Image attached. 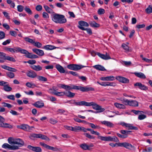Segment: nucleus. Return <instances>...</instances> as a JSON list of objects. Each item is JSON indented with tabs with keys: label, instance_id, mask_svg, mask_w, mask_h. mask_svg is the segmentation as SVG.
<instances>
[{
	"label": "nucleus",
	"instance_id": "39448f33",
	"mask_svg": "<svg viewBox=\"0 0 152 152\" xmlns=\"http://www.w3.org/2000/svg\"><path fill=\"white\" fill-rule=\"evenodd\" d=\"M118 146L123 147L127 149L130 150L134 149L135 148L134 146L132 145L130 143L126 142L122 143L118 142Z\"/></svg>",
	"mask_w": 152,
	"mask_h": 152
},
{
	"label": "nucleus",
	"instance_id": "72a5a7b5",
	"mask_svg": "<svg viewBox=\"0 0 152 152\" xmlns=\"http://www.w3.org/2000/svg\"><path fill=\"white\" fill-rule=\"evenodd\" d=\"M72 89L80 90L81 91H82V87L80 86H76L72 85Z\"/></svg>",
	"mask_w": 152,
	"mask_h": 152
},
{
	"label": "nucleus",
	"instance_id": "2f4dec72",
	"mask_svg": "<svg viewBox=\"0 0 152 152\" xmlns=\"http://www.w3.org/2000/svg\"><path fill=\"white\" fill-rule=\"evenodd\" d=\"M65 95L68 97L72 98L75 96V94L71 92L70 91H68L67 92H65Z\"/></svg>",
	"mask_w": 152,
	"mask_h": 152
},
{
	"label": "nucleus",
	"instance_id": "4be33fe9",
	"mask_svg": "<svg viewBox=\"0 0 152 152\" xmlns=\"http://www.w3.org/2000/svg\"><path fill=\"white\" fill-rule=\"evenodd\" d=\"M0 127L10 129H12L13 128L12 125L7 123H4V122H3L1 124H0Z\"/></svg>",
	"mask_w": 152,
	"mask_h": 152
},
{
	"label": "nucleus",
	"instance_id": "69168bd1",
	"mask_svg": "<svg viewBox=\"0 0 152 152\" xmlns=\"http://www.w3.org/2000/svg\"><path fill=\"white\" fill-rule=\"evenodd\" d=\"M59 48L56 47L54 46H53L52 45H48V50H52L53 49H55L57 48Z\"/></svg>",
	"mask_w": 152,
	"mask_h": 152
},
{
	"label": "nucleus",
	"instance_id": "a211bd4d",
	"mask_svg": "<svg viewBox=\"0 0 152 152\" xmlns=\"http://www.w3.org/2000/svg\"><path fill=\"white\" fill-rule=\"evenodd\" d=\"M27 75L30 77L34 78L37 76V74L34 71H29L26 73Z\"/></svg>",
	"mask_w": 152,
	"mask_h": 152
},
{
	"label": "nucleus",
	"instance_id": "f257e3e1",
	"mask_svg": "<svg viewBox=\"0 0 152 152\" xmlns=\"http://www.w3.org/2000/svg\"><path fill=\"white\" fill-rule=\"evenodd\" d=\"M76 106H92L94 109L96 110H98V111L96 112V113L102 112L105 110V109L102 108L101 106L97 104L94 102H87L84 101L77 102Z\"/></svg>",
	"mask_w": 152,
	"mask_h": 152
},
{
	"label": "nucleus",
	"instance_id": "e433bc0d",
	"mask_svg": "<svg viewBox=\"0 0 152 152\" xmlns=\"http://www.w3.org/2000/svg\"><path fill=\"white\" fill-rule=\"evenodd\" d=\"M37 79L40 81H46L47 80V78L45 77L40 76H37Z\"/></svg>",
	"mask_w": 152,
	"mask_h": 152
},
{
	"label": "nucleus",
	"instance_id": "b1692460",
	"mask_svg": "<svg viewBox=\"0 0 152 152\" xmlns=\"http://www.w3.org/2000/svg\"><path fill=\"white\" fill-rule=\"evenodd\" d=\"M93 67L97 70L100 71H105L106 70L104 67L100 65H95L93 66Z\"/></svg>",
	"mask_w": 152,
	"mask_h": 152
},
{
	"label": "nucleus",
	"instance_id": "09e8293b",
	"mask_svg": "<svg viewBox=\"0 0 152 152\" xmlns=\"http://www.w3.org/2000/svg\"><path fill=\"white\" fill-rule=\"evenodd\" d=\"M26 86L28 87L32 88L36 86L34 84H32L29 82L27 83L26 84Z\"/></svg>",
	"mask_w": 152,
	"mask_h": 152
},
{
	"label": "nucleus",
	"instance_id": "0e129e2a",
	"mask_svg": "<svg viewBox=\"0 0 152 152\" xmlns=\"http://www.w3.org/2000/svg\"><path fill=\"white\" fill-rule=\"evenodd\" d=\"M2 104H3V106L5 107H7L8 108H10L12 107V105L10 104L3 102Z\"/></svg>",
	"mask_w": 152,
	"mask_h": 152
},
{
	"label": "nucleus",
	"instance_id": "ea45409f",
	"mask_svg": "<svg viewBox=\"0 0 152 152\" xmlns=\"http://www.w3.org/2000/svg\"><path fill=\"white\" fill-rule=\"evenodd\" d=\"M9 85H7V86H5V87H3V89L6 91L9 92L12 91V88L9 86Z\"/></svg>",
	"mask_w": 152,
	"mask_h": 152
},
{
	"label": "nucleus",
	"instance_id": "7c9ffc66",
	"mask_svg": "<svg viewBox=\"0 0 152 152\" xmlns=\"http://www.w3.org/2000/svg\"><path fill=\"white\" fill-rule=\"evenodd\" d=\"M89 23L91 26L93 27L96 28L99 27L100 26V25L94 21H91Z\"/></svg>",
	"mask_w": 152,
	"mask_h": 152
},
{
	"label": "nucleus",
	"instance_id": "f704fd0d",
	"mask_svg": "<svg viewBox=\"0 0 152 152\" xmlns=\"http://www.w3.org/2000/svg\"><path fill=\"white\" fill-rule=\"evenodd\" d=\"M145 12L147 14L152 13V5H149L145 10Z\"/></svg>",
	"mask_w": 152,
	"mask_h": 152
},
{
	"label": "nucleus",
	"instance_id": "bb28decb",
	"mask_svg": "<svg viewBox=\"0 0 152 152\" xmlns=\"http://www.w3.org/2000/svg\"><path fill=\"white\" fill-rule=\"evenodd\" d=\"M52 94L58 96H63L65 95V92H58L55 91V92H52Z\"/></svg>",
	"mask_w": 152,
	"mask_h": 152
},
{
	"label": "nucleus",
	"instance_id": "338daca9",
	"mask_svg": "<svg viewBox=\"0 0 152 152\" xmlns=\"http://www.w3.org/2000/svg\"><path fill=\"white\" fill-rule=\"evenodd\" d=\"M34 45L38 48H40L42 46V44L38 42H34Z\"/></svg>",
	"mask_w": 152,
	"mask_h": 152
},
{
	"label": "nucleus",
	"instance_id": "3c124183",
	"mask_svg": "<svg viewBox=\"0 0 152 152\" xmlns=\"http://www.w3.org/2000/svg\"><path fill=\"white\" fill-rule=\"evenodd\" d=\"M11 145H9L8 143H4L2 146V147L3 148L5 149L8 148L10 150Z\"/></svg>",
	"mask_w": 152,
	"mask_h": 152
},
{
	"label": "nucleus",
	"instance_id": "5fc2aeb1",
	"mask_svg": "<svg viewBox=\"0 0 152 152\" xmlns=\"http://www.w3.org/2000/svg\"><path fill=\"white\" fill-rule=\"evenodd\" d=\"M98 13L99 15L104 14L105 13V10L103 9H99L97 12Z\"/></svg>",
	"mask_w": 152,
	"mask_h": 152
},
{
	"label": "nucleus",
	"instance_id": "20e7f679",
	"mask_svg": "<svg viewBox=\"0 0 152 152\" xmlns=\"http://www.w3.org/2000/svg\"><path fill=\"white\" fill-rule=\"evenodd\" d=\"M85 67L86 66L76 64H69L67 66L69 69L74 71H77Z\"/></svg>",
	"mask_w": 152,
	"mask_h": 152
},
{
	"label": "nucleus",
	"instance_id": "1a4fd4ad",
	"mask_svg": "<svg viewBox=\"0 0 152 152\" xmlns=\"http://www.w3.org/2000/svg\"><path fill=\"white\" fill-rule=\"evenodd\" d=\"M116 79L119 82L124 83H127L129 82V80L128 79L121 76L116 77Z\"/></svg>",
	"mask_w": 152,
	"mask_h": 152
},
{
	"label": "nucleus",
	"instance_id": "bf43d9fd",
	"mask_svg": "<svg viewBox=\"0 0 152 152\" xmlns=\"http://www.w3.org/2000/svg\"><path fill=\"white\" fill-rule=\"evenodd\" d=\"M7 85H9V83L7 82L3 81H0V86H3L4 87L5 86H7Z\"/></svg>",
	"mask_w": 152,
	"mask_h": 152
},
{
	"label": "nucleus",
	"instance_id": "4d7b16f0",
	"mask_svg": "<svg viewBox=\"0 0 152 152\" xmlns=\"http://www.w3.org/2000/svg\"><path fill=\"white\" fill-rule=\"evenodd\" d=\"M84 135L90 139H94L95 137L87 133L84 134Z\"/></svg>",
	"mask_w": 152,
	"mask_h": 152
},
{
	"label": "nucleus",
	"instance_id": "603ef678",
	"mask_svg": "<svg viewBox=\"0 0 152 152\" xmlns=\"http://www.w3.org/2000/svg\"><path fill=\"white\" fill-rule=\"evenodd\" d=\"M152 148L151 147H149L147 148L143 149L142 152H152Z\"/></svg>",
	"mask_w": 152,
	"mask_h": 152
},
{
	"label": "nucleus",
	"instance_id": "864d4df0",
	"mask_svg": "<svg viewBox=\"0 0 152 152\" xmlns=\"http://www.w3.org/2000/svg\"><path fill=\"white\" fill-rule=\"evenodd\" d=\"M131 111L136 115L138 114H141L142 113H144L143 111H142L136 110H132Z\"/></svg>",
	"mask_w": 152,
	"mask_h": 152
},
{
	"label": "nucleus",
	"instance_id": "c03bdc74",
	"mask_svg": "<svg viewBox=\"0 0 152 152\" xmlns=\"http://www.w3.org/2000/svg\"><path fill=\"white\" fill-rule=\"evenodd\" d=\"M48 149L51 150L53 151H59V149L56 147H54L48 145Z\"/></svg>",
	"mask_w": 152,
	"mask_h": 152
},
{
	"label": "nucleus",
	"instance_id": "6ab92c4d",
	"mask_svg": "<svg viewBox=\"0 0 152 152\" xmlns=\"http://www.w3.org/2000/svg\"><path fill=\"white\" fill-rule=\"evenodd\" d=\"M22 129L27 131H30L33 128V126H30L28 125L24 124L22 125Z\"/></svg>",
	"mask_w": 152,
	"mask_h": 152
},
{
	"label": "nucleus",
	"instance_id": "4468645a",
	"mask_svg": "<svg viewBox=\"0 0 152 152\" xmlns=\"http://www.w3.org/2000/svg\"><path fill=\"white\" fill-rule=\"evenodd\" d=\"M4 49L6 51L10 52L12 53H18V47H15L14 48L7 47L5 48Z\"/></svg>",
	"mask_w": 152,
	"mask_h": 152
},
{
	"label": "nucleus",
	"instance_id": "a878e982",
	"mask_svg": "<svg viewBox=\"0 0 152 152\" xmlns=\"http://www.w3.org/2000/svg\"><path fill=\"white\" fill-rule=\"evenodd\" d=\"M31 67L32 69L37 71H39L42 69V67L39 65L37 66L32 65L31 66Z\"/></svg>",
	"mask_w": 152,
	"mask_h": 152
},
{
	"label": "nucleus",
	"instance_id": "412c9836",
	"mask_svg": "<svg viewBox=\"0 0 152 152\" xmlns=\"http://www.w3.org/2000/svg\"><path fill=\"white\" fill-rule=\"evenodd\" d=\"M101 123L102 124L110 127H112L114 126L113 124L110 121H101Z\"/></svg>",
	"mask_w": 152,
	"mask_h": 152
},
{
	"label": "nucleus",
	"instance_id": "9d476101",
	"mask_svg": "<svg viewBox=\"0 0 152 152\" xmlns=\"http://www.w3.org/2000/svg\"><path fill=\"white\" fill-rule=\"evenodd\" d=\"M27 148L33 151L36 152H41L42 151L41 148L39 147H33L29 145L28 146Z\"/></svg>",
	"mask_w": 152,
	"mask_h": 152
},
{
	"label": "nucleus",
	"instance_id": "aec40b11",
	"mask_svg": "<svg viewBox=\"0 0 152 152\" xmlns=\"http://www.w3.org/2000/svg\"><path fill=\"white\" fill-rule=\"evenodd\" d=\"M57 70L61 73H64L65 72L63 67L59 64H57L56 66Z\"/></svg>",
	"mask_w": 152,
	"mask_h": 152
},
{
	"label": "nucleus",
	"instance_id": "423d86ee",
	"mask_svg": "<svg viewBox=\"0 0 152 152\" xmlns=\"http://www.w3.org/2000/svg\"><path fill=\"white\" fill-rule=\"evenodd\" d=\"M47 137L44 135L42 134H35L33 133L31 134L29 136V138L31 139H33L34 138H39L42 139H45Z\"/></svg>",
	"mask_w": 152,
	"mask_h": 152
},
{
	"label": "nucleus",
	"instance_id": "5701e85b",
	"mask_svg": "<svg viewBox=\"0 0 152 152\" xmlns=\"http://www.w3.org/2000/svg\"><path fill=\"white\" fill-rule=\"evenodd\" d=\"M134 74L136 76L140 78L141 79H145L146 78V76L145 75L141 72H135Z\"/></svg>",
	"mask_w": 152,
	"mask_h": 152
},
{
	"label": "nucleus",
	"instance_id": "4c0bfd02",
	"mask_svg": "<svg viewBox=\"0 0 152 152\" xmlns=\"http://www.w3.org/2000/svg\"><path fill=\"white\" fill-rule=\"evenodd\" d=\"M4 57V60H7L12 62H15L16 61L15 59L13 57L10 56H5Z\"/></svg>",
	"mask_w": 152,
	"mask_h": 152
},
{
	"label": "nucleus",
	"instance_id": "f8f14e48",
	"mask_svg": "<svg viewBox=\"0 0 152 152\" xmlns=\"http://www.w3.org/2000/svg\"><path fill=\"white\" fill-rule=\"evenodd\" d=\"M97 55L101 58L104 60H108L111 59V58L107 53L105 55L101 54L99 53H97Z\"/></svg>",
	"mask_w": 152,
	"mask_h": 152
},
{
	"label": "nucleus",
	"instance_id": "de8ad7c7",
	"mask_svg": "<svg viewBox=\"0 0 152 152\" xmlns=\"http://www.w3.org/2000/svg\"><path fill=\"white\" fill-rule=\"evenodd\" d=\"M15 139H14L12 137H10L8 139V142L10 144H15Z\"/></svg>",
	"mask_w": 152,
	"mask_h": 152
},
{
	"label": "nucleus",
	"instance_id": "e2e57ef3",
	"mask_svg": "<svg viewBox=\"0 0 152 152\" xmlns=\"http://www.w3.org/2000/svg\"><path fill=\"white\" fill-rule=\"evenodd\" d=\"M7 99L14 100H15V96L13 95H9L7 96Z\"/></svg>",
	"mask_w": 152,
	"mask_h": 152
},
{
	"label": "nucleus",
	"instance_id": "cd10ccee",
	"mask_svg": "<svg viewBox=\"0 0 152 152\" xmlns=\"http://www.w3.org/2000/svg\"><path fill=\"white\" fill-rule=\"evenodd\" d=\"M114 105L116 107L121 109H125L126 108L125 106L123 104L116 102L114 103Z\"/></svg>",
	"mask_w": 152,
	"mask_h": 152
},
{
	"label": "nucleus",
	"instance_id": "6e6552de",
	"mask_svg": "<svg viewBox=\"0 0 152 152\" xmlns=\"http://www.w3.org/2000/svg\"><path fill=\"white\" fill-rule=\"evenodd\" d=\"M134 86L143 90H146L148 89L147 86L142 84L140 82H137L134 84Z\"/></svg>",
	"mask_w": 152,
	"mask_h": 152
},
{
	"label": "nucleus",
	"instance_id": "c9c22d12",
	"mask_svg": "<svg viewBox=\"0 0 152 152\" xmlns=\"http://www.w3.org/2000/svg\"><path fill=\"white\" fill-rule=\"evenodd\" d=\"M80 146L82 149L84 150H88V145L85 143L81 144L80 145Z\"/></svg>",
	"mask_w": 152,
	"mask_h": 152
},
{
	"label": "nucleus",
	"instance_id": "a18cd8bd",
	"mask_svg": "<svg viewBox=\"0 0 152 152\" xmlns=\"http://www.w3.org/2000/svg\"><path fill=\"white\" fill-rule=\"evenodd\" d=\"M109 141H113L116 142L118 141V138L114 136L112 137L111 136H109Z\"/></svg>",
	"mask_w": 152,
	"mask_h": 152
},
{
	"label": "nucleus",
	"instance_id": "f03ea898",
	"mask_svg": "<svg viewBox=\"0 0 152 152\" xmlns=\"http://www.w3.org/2000/svg\"><path fill=\"white\" fill-rule=\"evenodd\" d=\"M51 18L52 20L57 23H64L67 21L64 15L58 14L54 13L51 15Z\"/></svg>",
	"mask_w": 152,
	"mask_h": 152
},
{
	"label": "nucleus",
	"instance_id": "ddd939ff",
	"mask_svg": "<svg viewBox=\"0 0 152 152\" xmlns=\"http://www.w3.org/2000/svg\"><path fill=\"white\" fill-rule=\"evenodd\" d=\"M58 86L59 87H61L66 90H72V85L69 86L63 84H59L58 85Z\"/></svg>",
	"mask_w": 152,
	"mask_h": 152
},
{
	"label": "nucleus",
	"instance_id": "a19ab883",
	"mask_svg": "<svg viewBox=\"0 0 152 152\" xmlns=\"http://www.w3.org/2000/svg\"><path fill=\"white\" fill-rule=\"evenodd\" d=\"M25 41L31 44H33L34 42V41L33 39H31L28 37H25L24 38Z\"/></svg>",
	"mask_w": 152,
	"mask_h": 152
},
{
	"label": "nucleus",
	"instance_id": "052dcab7",
	"mask_svg": "<svg viewBox=\"0 0 152 152\" xmlns=\"http://www.w3.org/2000/svg\"><path fill=\"white\" fill-rule=\"evenodd\" d=\"M5 37V34L2 31H0V39H2L4 38Z\"/></svg>",
	"mask_w": 152,
	"mask_h": 152
},
{
	"label": "nucleus",
	"instance_id": "0eeeda50",
	"mask_svg": "<svg viewBox=\"0 0 152 152\" xmlns=\"http://www.w3.org/2000/svg\"><path fill=\"white\" fill-rule=\"evenodd\" d=\"M79 24L78 27L80 29L83 30H85V28L83 26L88 27L89 26L88 24L86 22L83 21H80L78 22Z\"/></svg>",
	"mask_w": 152,
	"mask_h": 152
},
{
	"label": "nucleus",
	"instance_id": "393cba45",
	"mask_svg": "<svg viewBox=\"0 0 152 152\" xmlns=\"http://www.w3.org/2000/svg\"><path fill=\"white\" fill-rule=\"evenodd\" d=\"M94 88L92 87L86 86L85 87H82V91L87 92L89 91H94Z\"/></svg>",
	"mask_w": 152,
	"mask_h": 152
},
{
	"label": "nucleus",
	"instance_id": "c85d7f7f",
	"mask_svg": "<svg viewBox=\"0 0 152 152\" xmlns=\"http://www.w3.org/2000/svg\"><path fill=\"white\" fill-rule=\"evenodd\" d=\"M129 105L133 107H137L138 106V102L135 100H131Z\"/></svg>",
	"mask_w": 152,
	"mask_h": 152
},
{
	"label": "nucleus",
	"instance_id": "680f3d73",
	"mask_svg": "<svg viewBox=\"0 0 152 152\" xmlns=\"http://www.w3.org/2000/svg\"><path fill=\"white\" fill-rule=\"evenodd\" d=\"M146 116L144 115H140L138 117V119L140 120H142L146 118Z\"/></svg>",
	"mask_w": 152,
	"mask_h": 152
},
{
	"label": "nucleus",
	"instance_id": "473e14b6",
	"mask_svg": "<svg viewBox=\"0 0 152 152\" xmlns=\"http://www.w3.org/2000/svg\"><path fill=\"white\" fill-rule=\"evenodd\" d=\"M98 138L101 140L102 141H109V136L108 137H104L102 136H100V135L98 136Z\"/></svg>",
	"mask_w": 152,
	"mask_h": 152
},
{
	"label": "nucleus",
	"instance_id": "f3484780",
	"mask_svg": "<svg viewBox=\"0 0 152 152\" xmlns=\"http://www.w3.org/2000/svg\"><path fill=\"white\" fill-rule=\"evenodd\" d=\"M100 80L103 81H113L115 80V78L113 76L102 77L100 78Z\"/></svg>",
	"mask_w": 152,
	"mask_h": 152
},
{
	"label": "nucleus",
	"instance_id": "774afa93",
	"mask_svg": "<svg viewBox=\"0 0 152 152\" xmlns=\"http://www.w3.org/2000/svg\"><path fill=\"white\" fill-rule=\"evenodd\" d=\"M27 62L31 64H34L36 63V61L34 60H30L28 61Z\"/></svg>",
	"mask_w": 152,
	"mask_h": 152
},
{
	"label": "nucleus",
	"instance_id": "7ed1b4c3",
	"mask_svg": "<svg viewBox=\"0 0 152 152\" xmlns=\"http://www.w3.org/2000/svg\"><path fill=\"white\" fill-rule=\"evenodd\" d=\"M20 52L21 53L26 55V56L29 58H38V56L35 54H32L31 53H29L27 50L22 49L21 48L18 47V53Z\"/></svg>",
	"mask_w": 152,
	"mask_h": 152
},
{
	"label": "nucleus",
	"instance_id": "13d9d810",
	"mask_svg": "<svg viewBox=\"0 0 152 152\" xmlns=\"http://www.w3.org/2000/svg\"><path fill=\"white\" fill-rule=\"evenodd\" d=\"M58 90V89L56 87L53 86L52 88L49 89V91L52 94V92H55V91H57Z\"/></svg>",
	"mask_w": 152,
	"mask_h": 152
},
{
	"label": "nucleus",
	"instance_id": "dca6fc26",
	"mask_svg": "<svg viewBox=\"0 0 152 152\" xmlns=\"http://www.w3.org/2000/svg\"><path fill=\"white\" fill-rule=\"evenodd\" d=\"M23 141L19 138L15 139V144L18 145L19 147H21L24 145Z\"/></svg>",
	"mask_w": 152,
	"mask_h": 152
},
{
	"label": "nucleus",
	"instance_id": "9b49d317",
	"mask_svg": "<svg viewBox=\"0 0 152 152\" xmlns=\"http://www.w3.org/2000/svg\"><path fill=\"white\" fill-rule=\"evenodd\" d=\"M33 105L36 107L41 108L44 106V103L42 101H39L33 104Z\"/></svg>",
	"mask_w": 152,
	"mask_h": 152
},
{
	"label": "nucleus",
	"instance_id": "49530a36",
	"mask_svg": "<svg viewBox=\"0 0 152 152\" xmlns=\"http://www.w3.org/2000/svg\"><path fill=\"white\" fill-rule=\"evenodd\" d=\"M132 64V63L130 61H122V64L123 65L126 66H130Z\"/></svg>",
	"mask_w": 152,
	"mask_h": 152
},
{
	"label": "nucleus",
	"instance_id": "58836bf2",
	"mask_svg": "<svg viewBox=\"0 0 152 152\" xmlns=\"http://www.w3.org/2000/svg\"><path fill=\"white\" fill-rule=\"evenodd\" d=\"M7 76L10 78H13L15 77L14 74L11 72H7L6 73Z\"/></svg>",
	"mask_w": 152,
	"mask_h": 152
},
{
	"label": "nucleus",
	"instance_id": "8fccbe9b",
	"mask_svg": "<svg viewBox=\"0 0 152 152\" xmlns=\"http://www.w3.org/2000/svg\"><path fill=\"white\" fill-rule=\"evenodd\" d=\"M17 8L18 11L20 12H21L23 11L24 7L22 5H18L17 6Z\"/></svg>",
	"mask_w": 152,
	"mask_h": 152
},
{
	"label": "nucleus",
	"instance_id": "c756f323",
	"mask_svg": "<svg viewBox=\"0 0 152 152\" xmlns=\"http://www.w3.org/2000/svg\"><path fill=\"white\" fill-rule=\"evenodd\" d=\"M126 127V129L128 130L132 129L137 130L138 129L137 127L133 126L132 125L130 124H127Z\"/></svg>",
	"mask_w": 152,
	"mask_h": 152
},
{
	"label": "nucleus",
	"instance_id": "37998d69",
	"mask_svg": "<svg viewBox=\"0 0 152 152\" xmlns=\"http://www.w3.org/2000/svg\"><path fill=\"white\" fill-rule=\"evenodd\" d=\"M122 47L126 50V51H129V47L125 43H123L121 45Z\"/></svg>",
	"mask_w": 152,
	"mask_h": 152
},
{
	"label": "nucleus",
	"instance_id": "6e6d98bb",
	"mask_svg": "<svg viewBox=\"0 0 152 152\" xmlns=\"http://www.w3.org/2000/svg\"><path fill=\"white\" fill-rule=\"evenodd\" d=\"M24 10L25 11L29 14H32V12L31 10L27 6H26L25 7Z\"/></svg>",
	"mask_w": 152,
	"mask_h": 152
},
{
	"label": "nucleus",
	"instance_id": "2eb2a0df",
	"mask_svg": "<svg viewBox=\"0 0 152 152\" xmlns=\"http://www.w3.org/2000/svg\"><path fill=\"white\" fill-rule=\"evenodd\" d=\"M32 51L40 56H42L44 55V53L43 50L36 48H33L32 49Z\"/></svg>",
	"mask_w": 152,
	"mask_h": 152
},
{
	"label": "nucleus",
	"instance_id": "79ce46f5",
	"mask_svg": "<svg viewBox=\"0 0 152 152\" xmlns=\"http://www.w3.org/2000/svg\"><path fill=\"white\" fill-rule=\"evenodd\" d=\"M130 131H125V130H121L120 131L121 133L123 134L124 135H126V138L128 136V135L129 134V133L131 132Z\"/></svg>",
	"mask_w": 152,
	"mask_h": 152
}]
</instances>
